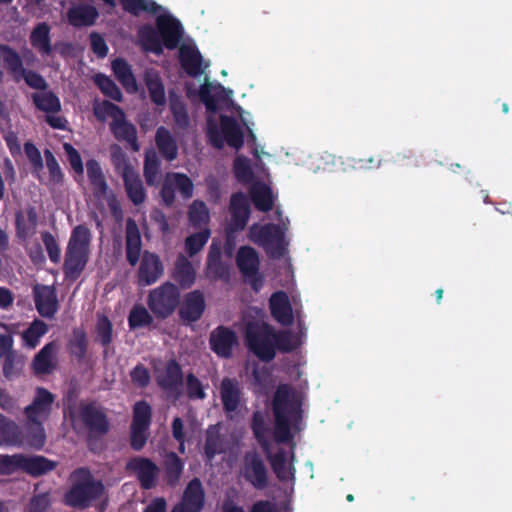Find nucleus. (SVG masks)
Masks as SVG:
<instances>
[{"label": "nucleus", "instance_id": "1", "mask_svg": "<svg viewBox=\"0 0 512 512\" xmlns=\"http://www.w3.org/2000/svg\"><path fill=\"white\" fill-rule=\"evenodd\" d=\"M156 26L157 30L151 26L140 29L139 37L144 49L158 55L163 52V47L176 49L184 32L181 22L171 15H163L157 18Z\"/></svg>", "mask_w": 512, "mask_h": 512}, {"label": "nucleus", "instance_id": "2", "mask_svg": "<svg viewBox=\"0 0 512 512\" xmlns=\"http://www.w3.org/2000/svg\"><path fill=\"white\" fill-rule=\"evenodd\" d=\"M71 486L64 495L67 506L84 510L100 500L106 492L101 480L96 479L86 467H79L71 474Z\"/></svg>", "mask_w": 512, "mask_h": 512}, {"label": "nucleus", "instance_id": "3", "mask_svg": "<svg viewBox=\"0 0 512 512\" xmlns=\"http://www.w3.org/2000/svg\"><path fill=\"white\" fill-rule=\"evenodd\" d=\"M272 409L274 414L273 438L276 443H291L292 448L296 446L294 434L291 432L290 420L292 417H301V409L298 404L292 400L291 389L287 384H281L277 387L273 401Z\"/></svg>", "mask_w": 512, "mask_h": 512}, {"label": "nucleus", "instance_id": "4", "mask_svg": "<svg viewBox=\"0 0 512 512\" xmlns=\"http://www.w3.org/2000/svg\"><path fill=\"white\" fill-rule=\"evenodd\" d=\"M91 231L83 224L72 229L65 251L63 272L70 281L77 280L85 269L90 252Z\"/></svg>", "mask_w": 512, "mask_h": 512}, {"label": "nucleus", "instance_id": "5", "mask_svg": "<svg viewBox=\"0 0 512 512\" xmlns=\"http://www.w3.org/2000/svg\"><path fill=\"white\" fill-rule=\"evenodd\" d=\"M94 114L99 120H104L105 116L111 117L110 130L114 138L120 142H126L133 151H139L137 129L134 124L127 121L122 108L104 100L100 107L94 109Z\"/></svg>", "mask_w": 512, "mask_h": 512}, {"label": "nucleus", "instance_id": "6", "mask_svg": "<svg viewBox=\"0 0 512 512\" xmlns=\"http://www.w3.org/2000/svg\"><path fill=\"white\" fill-rule=\"evenodd\" d=\"M274 327L263 320H250L245 325V341L250 352L263 362L275 358Z\"/></svg>", "mask_w": 512, "mask_h": 512}, {"label": "nucleus", "instance_id": "7", "mask_svg": "<svg viewBox=\"0 0 512 512\" xmlns=\"http://www.w3.org/2000/svg\"><path fill=\"white\" fill-rule=\"evenodd\" d=\"M206 135L208 142L216 149H222L225 142L236 150L241 149L244 145L243 130L232 116L220 115V125L209 117Z\"/></svg>", "mask_w": 512, "mask_h": 512}, {"label": "nucleus", "instance_id": "8", "mask_svg": "<svg viewBox=\"0 0 512 512\" xmlns=\"http://www.w3.org/2000/svg\"><path fill=\"white\" fill-rule=\"evenodd\" d=\"M147 306L155 318L165 320L172 316L181 303L179 288L172 282L166 281L149 291Z\"/></svg>", "mask_w": 512, "mask_h": 512}, {"label": "nucleus", "instance_id": "9", "mask_svg": "<svg viewBox=\"0 0 512 512\" xmlns=\"http://www.w3.org/2000/svg\"><path fill=\"white\" fill-rule=\"evenodd\" d=\"M78 417L87 429V444L90 450L92 441L106 435L110 430V422L105 409L96 402L81 403Z\"/></svg>", "mask_w": 512, "mask_h": 512}, {"label": "nucleus", "instance_id": "10", "mask_svg": "<svg viewBox=\"0 0 512 512\" xmlns=\"http://www.w3.org/2000/svg\"><path fill=\"white\" fill-rule=\"evenodd\" d=\"M249 238L264 247L274 258H280L285 254L284 232L277 224H253L249 229Z\"/></svg>", "mask_w": 512, "mask_h": 512}, {"label": "nucleus", "instance_id": "11", "mask_svg": "<svg viewBox=\"0 0 512 512\" xmlns=\"http://www.w3.org/2000/svg\"><path fill=\"white\" fill-rule=\"evenodd\" d=\"M34 106L45 112L44 120L53 129L67 130L68 120L60 115L61 102L59 97L52 91L34 92Z\"/></svg>", "mask_w": 512, "mask_h": 512}, {"label": "nucleus", "instance_id": "12", "mask_svg": "<svg viewBox=\"0 0 512 512\" xmlns=\"http://www.w3.org/2000/svg\"><path fill=\"white\" fill-rule=\"evenodd\" d=\"M236 265L243 277L250 281L254 290L261 286L259 276L260 259L257 251L251 246H241L236 255Z\"/></svg>", "mask_w": 512, "mask_h": 512}, {"label": "nucleus", "instance_id": "13", "mask_svg": "<svg viewBox=\"0 0 512 512\" xmlns=\"http://www.w3.org/2000/svg\"><path fill=\"white\" fill-rule=\"evenodd\" d=\"M126 469L135 473L142 489L150 490L156 486L160 470L151 459L142 456L132 457L127 462Z\"/></svg>", "mask_w": 512, "mask_h": 512}, {"label": "nucleus", "instance_id": "14", "mask_svg": "<svg viewBox=\"0 0 512 512\" xmlns=\"http://www.w3.org/2000/svg\"><path fill=\"white\" fill-rule=\"evenodd\" d=\"M243 475L254 488L262 490L268 486V470L256 452H247L244 456Z\"/></svg>", "mask_w": 512, "mask_h": 512}, {"label": "nucleus", "instance_id": "15", "mask_svg": "<svg viewBox=\"0 0 512 512\" xmlns=\"http://www.w3.org/2000/svg\"><path fill=\"white\" fill-rule=\"evenodd\" d=\"M157 385L168 394L178 397L183 386V371L175 359L166 362L163 371L156 376Z\"/></svg>", "mask_w": 512, "mask_h": 512}, {"label": "nucleus", "instance_id": "16", "mask_svg": "<svg viewBox=\"0 0 512 512\" xmlns=\"http://www.w3.org/2000/svg\"><path fill=\"white\" fill-rule=\"evenodd\" d=\"M237 344V335L235 331L229 327L220 325L210 333V349L221 358H230Z\"/></svg>", "mask_w": 512, "mask_h": 512}, {"label": "nucleus", "instance_id": "17", "mask_svg": "<svg viewBox=\"0 0 512 512\" xmlns=\"http://www.w3.org/2000/svg\"><path fill=\"white\" fill-rule=\"evenodd\" d=\"M291 448L290 463L287 464V453L284 449L280 448L274 454L270 450L266 453L267 459L271 465L277 479L281 482L295 481L296 469L294 467L295 452L292 444L288 443Z\"/></svg>", "mask_w": 512, "mask_h": 512}, {"label": "nucleus", "instance_id": "18", "mask_svg": "<svg viewBox=\"0 0 512 512\" xmlns=\"http://www.w3.org/2000/svg\"><path fill=\"white\" fill-rule=\"evenodd\" d=\"M205 503V491L199 478H193L186 486L176 507L178 512H201Z\"/></svg>", "mask_w": 512, "mask_h": 512}, {"label": "nucleus", "instance_id": "19", "mask_svg": "<svg viewBox=\"0 0 512 512\" xmlns=\"http://www.w3.org/2000/svg\"><path fill=\"white\" fill-rule=\"evenodd\" d=\"M206 308L205 298L200 290H193L185 294L182 303L179 305L178 314L184 323L198 321Z\"/></svg>", "mask_w": 512, "mask_h": 512}, {"label": "nucleus", "instance_id": "20", "mask_svg": "<svg viewBox=\"0 0 512 512\" xmlns=\"http://www.w3.org/2000/svg\"><path fill=\"white\" fill-rule=\"evenodd\" d=\"M34 302L38 313L52 319L59 309L57 292L53 286L34 285Z\"/></svg>", "mask_w": 512, "mask_h": 512}, {"label": "nucleus", "instance_id": "21", "mask_svg": "<svg viewBox=\"0 0 512 512\" xmlns=\"http://www.w3.org/2000/svg\"><path fill=\"white\" fill-rule=\"evenodd\" d=\"M164 272L160 257L152 252L145 251L138 270V282L143 286L154 284Z\"/></svg>", "mask_w": 512, "mask_h": 512}, {"label": "nucleus", "instance_id": "22", "mask_svg": "<svg viewBox=\"0 0 512 512\" xmlns=\"http://www.w3.org/2000/svg\"><path fill=\"white\" fill-rule=\"evenodd\" d=\"M229 210L231 213V230H243L250 217L249 199L243 192H236L231 195Z\"/></svg>", "mask_w": 512, "mask_h": 512}, {"label": "nucleus", "instance_id": "23", "mask_svg": "<svg viewBox=\"0 0 512 512\" xmlns=\"http://www.w3.org/2000/svg\"><path fill=\"white\" fill-rule=\"evenodd\" d=\"M219 392L224 411L226 413L237 411L243 394L239 381L236 378L224 377L221 380Z\"/></svg>", "mask_w": 512, "mask_h": 512}, {"label": "nucleus", "instance_id": "24", "mask_svg": "<svg viewBox=\"0 0 512 512\" xmlns=\"http://www.w3.org/2000/svg\"><path fill=\"white\" fill-rule=\"evenodd\" d=\"M126 259L131 266H135L140 259L142 240L136 221L132 218L126 220L125 227Z\"/></svg>", "mask_w": 512, "mask_h": 512}, {"label": "nucleus", "instance_id": "25", "mask_svg": "<svg viewBox=\"0 0 512 512\" xmlns=\"http://www.w3.org/2000/svg\"><path fill=\"white\" fill-rule=\"evenodd\" d=\"M179 62L187 75L197 77L204 71L202 67L203 57L195 46L183 44L179 48Z\"/></svg>", "mask_w": 512, "mask_h": 512}, {"label": "nucleus", "instance_id": "26", "mask_svg": "<svg viewBox=\"0 0 512 512\" xmlns=\"http://www.w3.org/2000/svg\"><path fill=\"white\" fill-rule=\"evenodd\" d=\"M271 315L279 323L289 325L293 321L292 306L287 294L283 291L274 292L269 300Z\"/></svg>", "mask_w": 512, "mask_h": 512}, {"label": "nucleus", "instance_id": "27", "mask_svg": "<svg viewBox=\"0 0 512 512\" xmlns=\"http://www.w3.org/2000/svg\"><path fill=\"white\" fill-rule=\"evenodd\" d=\"M172 278L182 289H188L195 283L196 271L183 254H179L175 261Z\"/></svg>", "mask_w": 512, "mask_h": 512}, {"label": "nucleus", "instance_id": "28", "mask_svg": "<svg viewBox=\"0 0 512 512\" xmlns=\"http://www.w3.org/2000/svg\"><path fill=\"white\" fill-rule=\"evenodd\" d=\"M67 45L56 43L54 47L51 45L50 40V27L46 23H39L34 27V48H36L41 55L50 56L53 50H59L64 54Z\"/></svg>", "mask_w": 512, "mask_h": 512}, {"label": "nucleus", "instance_id": "29", "mask_svg": "<svg viewBox=\"0 0 512 512\" xmlns=\"http://www.w3.org/2000/svg\"><path fill=\"white\" fill-rule=\"evenodd\" d=\"M155 144L165 160L172 162L178 157L177 142L171 132L164 126H160L156 130Z\"/></svg>", "mask_w": 512, "mask_h": 512}, {"label": "nucleus", "instance_id": "30", "mask_svg": "<svg viewBox=\"0 0 512 512\" xmlns=\"http://www.w3.org/2000/svg\"><path fill=\"white\" fill-rule=\"evenodd\" d=\"M56 351L57 344L52 341L34 356V374H49L55 369Z\"/></svg>", "mask_w": 512, "mask_h": 512}, {"label": "nucleus", "instance_id": "31", "mask_svg": "<svg viewBox=\"0 0 512 512\" xmlns=\"http://www.w3.org/2000/svg\"><path fill=\"white\" fill-rule=\"evenodd\" d=\"M17 470L32 475V457L20 454L0 455V475H10Z\"/></svg>", "mask_w": 512, "mask_h": 512}, {"label": "nucleus", "instance_id": "32", "mask_svg": "<svg viewBox=\"0 0 512 512\" xmlns=\"http://www.w3.org/2000/svg\"><path fill=\"white\" fill-rule=\"evenodd\" d=\"M87 177L92 186L95 197H104L108 191V184L101 165L95 159L86 162Z\"/></svg>", "mask_w": 512, "mask_h": 512}, {"label": "nucleus", "instance_id": "33", "mask_svg": "<svg viewBox=\"0 0 512 512\" xmlns=\"http://www.w3.org/2000/svg\"><path fill=\"white\" fill-rule=\"evenodd\" d=\"M111 68L115 78L121 83L127 92H136L138 90L137 81L132 72L131 66L125 59H114L111 63Z\"/></svg>", "mask_w": 512, "mask_h": 512}, {"label": "nucleus", "instance_id": "34", "mask_svg": "<svg viewBox=\"0 0 512 512\" xmlns=\"http://www.w3.org/2000/svg\"><path fill=\"white\" fill-rule=\"evenodd\" d=\"M144 82L148 89L151 102L156 106H165V87L158 72L147 70L144 74Z\"/></svg>", "mask_w": 512, "mask_h": 512}, {"label": "nucleus", "instance_id": "35", "mask_svg": "<svg viewBox=\"0 0 512 512\" xmlns=\"http://www.w3.org/2000/svg\"><path fill=\"white\" fill-rule=\"evenodd\" d=\"M24 434L20 426L0 414V446L22 445Z\"/></svg>", "mask_w": 512, "mask_h": 512}, {"label": "nucleus", "instance_id": "36", "mask_svg": "<svg viewBox=\"0 0 512 512\" xmlns=\"http://www.w3.org/2000/svg\"><path fill=\"white\" fill-rule=\"evenodd\" d=\"M68 20L75 27L91 26L95 23L99 14L91 5H80L68 10Z\"/></svg>", "mask_w": 512, "mask_h": 512}, {"label": "nucleus", "instance_id": "37", "mask_svg": "<svg viewBox=\"0 0 512 512\" xmlns=\"http://www.w3.org/2000/svg\"><path fill=\"white\" fill-rule=\"evenodd\" d=\"M122 179L129 200L136 206L144 203L146 192L138 172L135 170Z\"/></svg>", "mask_w": 512, "mask_h": 512}, {"label": "nucleus", "instance_id": "38", "mask_svg": "<svg viewBox=\"0 0 512 512\" xmlns=\"http://www.w3.org/2000/svg\"><path fill=\"white\" fill-rule=\"evenodd\" d=\"M250 197L255 208L261 212H269L273 209L274 199L272 190L264 183H257L250 189Z\"/></svg>", "mask_w": 512, "mask_h": 512}, {"label": "nucleus", "instance_id": "39", "mask_svg": "<svg viewBox=\"0 0 512 512\" xmlns=\"http://www.w3.org/2000/svg\"><path fill=\"white\" fill-rule=\"evenodd\" d=\"M184 461L175 453L169 452L164 459V472L166 483L170 487H175L183 474Z\"/></svg>", "mask_w": 512, "mask_h": 512}, {"label": "nucleus", "instance_id": "40", "mask_svg": "<svg viewBox=\"0 0 512 512\" xmlns=\"http://www.w3.org/2000/svg\"><path fill=\"white\" fill-rule=\"evenodd\" d=\"M88 340L85 330L76 327L72 330V336L67 342V351L77 361L84 360L87 354Z\"/></svg>", "mask_w": 512, "mask_h": 512}, {"label": "nucleus", "instance_id": "41", "mask_svg": "<svg viewBox=\"0 0 512 512\" xmlns=\"http://www.w3.org/2000/svg\"><path fill=\"white\" fill-rule=\"evenodd\" d=\"M141 304H135L128 315V326L130 330L150 327L154 323V315Z\"/></svg>", "mask_w": 512, "mask_h": 512}, {"label": "nucleus", "instance_id": "42", "mask_svg": "<svg viewBox=\"0 0 512 512\" xmlns=\"http://www.w3.org/2000/svg\"><path fill=\"white\" fill-rule=\"evenodd\" d=\"M143 174L148 186H155L160 181V160L154 150L145 153Z\"/></svg>", "mask_w": 512, "mask_h": 512}, {"label": "nucleus", "instance_id": "43", "mask_svg": "<svg viewBox=\"0 0 512 512\" xmlns=\"http://www.w3.org/2000/svg\"><path fill=\"white\" fill-rule=\"evenodd\" d=\"M251 430L256 441L262 447L264 452H268L270 449V442L267 437L268 428L262 412L255 411L253 413L251 420Z\"/></svg>", "mask_w": 512, "mask_h": 512}, {"label": "nucleus", "instance_id": "44", "mask_svg": "<svg viewBox=\"0 0 512 512\" xmlns=\"http://www.w3.org/2000/svg\"><path fill=\"white\" fill-rule=\"evenodd\" d=\"M46 168L48 170V178L44 182L50 189H54L64 182V173L62 172L59 163L53 153L45 150L44 153Z\"/></svg>", "mask_w": 512, "mask_h": 512}, {"label": "nucleus", "instance_id": "45", "mask_svg": "<svg viewBox=\"0 0 512 512\" xmlns=\"http://www.w3.org/2000/svg\"><path fill=\"white\" fill-rule=\"evenodd\" d=\"M110 157L115 172L121 175V177L135 171L134 167L130 164L126 153L118 144L110 146Z\"/></svg>", "mask_w": 512, "mask_h": 512}, {"label": "nucleus", "instance_id": "46", "mask_svg": "<svg viewBox=\"0 0 512 512\" xmlns=\"http://www.w3.org/2000/svg\"><path fill=\"white\" fill-rule=\"evenodd\" d=\"M225 451L223 439L215 427H209L206 432L204 453L208 460Z\"/></svg>", "mask_w": 512, "mask_h": 512}, {"label": "nucleus", "instance_id": "47", "mask_svg": "<svg viewBox=\"0 0 512 512\" xmlns=\"http://www.w3.org/2000/svg\"><path fill=\"white\" fill-rule=\"evenodd\" d=\"M131 425L150 428L152 407L146 400H139L133 406Z\"/></svg>", "mask_w": 512, "mask_h": 512}, {"label": "nucleus", "instance_id": "48", "mask_svg": "<svg viewBox=\"0 0 512 512\" xmlns=\"http://www.w3.org/2000/svg\"><path fill=\"white\" fill-rule=\"evenodd\" d=\"M188 219L195 228H201L209 221V210L207 205L201 200H194L189 206Z\"/></svg>", "mask_w": 512, "mask_h": 512}, {"label": "nucleus", "instance_id": "49", "mask_svg": "<svg viewBox=\"0 0 512 512\" xmlns=\"http://www.w3.org/2000/svg\"><path fill=\"white\" fill-rule=\"evenodd\" d=\"M95 331L97 341L102 347L107 349L113 340V325L106 315L102 314L97 316Z\"/></svg>", "mask_w": 512, "mask_h": 512}, {"label": "nucleus", "instance_id": "50", "mask_svg": "<svg viewBox=\"0 0 512 512\" xmlns=\"http://www.w3.org/2000/svg\"><path fill=\"white\" fill-rule=\"evenodd\" d=\"M94 80L95 84L106 97L111 98L112 100L117 102L122 101V92L110 77L104 74H97Z\"/></svg>", "mask_w": 512, "mask_h": 512}, {"label": "nucleus", "instance_id": "51", "mask_svg": "<svg viewBox=\"0 0 512 512\" xmlns=\"http://www.w3.org/2000/svg\"><path fill=\"white\" fill-rule=\"evenodd\" d=\"M53 402L54 395L45 388L38 387L34 396V417L37 419L41 414L47 415L51 410Z\"/></svg>", "mask_w": 512, "mask_h": 512}, {"label": "nucleus", "instance_id": "52", "mask_svg": "<svg viewBox=\"0 0 512 512\" xmlns=\"http://www.w3.org/2000/svg\"><path fill=\"white\" fill-rule=\"evenodd\" d=\"M234 176L238 182L243 184L251 183L254 179V173L250 160L245 156H238L233 163Z\"/></svg>", "mask_w": 512, "mask_h": 512}, {"label": "nucleus", "instance_id": "53", "mask_svg": "<svg viewBox=\"0 0 512 512\" xmlns=\"http://www.w3.org/2000/svg\"><path fill=\"white\" fill-rule=\"evenodd\" d=\"M210 237V230L205 229L200 232L189 235L185 239V251L190 256L193 257L198 252H200Z\"/></svg>", "mask_w": 512, "mask_h": 512}, {"label": "nucleus", "instance_id": "54", "mask_svg": "<svg viewBox=\"0 0 512 512\" xmlns=\"http://www.w3.org/2000/svg\"><path fill=\"white\" fill-rule=\"evenodd\" d=\"M15 225L17 238L21 241H26L32 228V208H27L25 212H17Z\"/></svg>", "mask_w": 512, "mask_h": 512}, {"label": "nucleus", "instance_id": "55", "mask_svg": "<svg viewBox=\"0 0 512 512\" xmlns=\"http://www.w3.org/2000/svg\"><path fill=\"white\" fill-rule=\"evenodd\" d=\"M120 3L132 15H138L142 11L155 13L158 9L157 3L151 0H120Z\"/></svg>", "mask_w": 512, "mask_h": 512}, {"label": "nucleus", "instance_id": "56", "mask_svg": "<svg viewBox=\"0 0 512 512\" xmlns=\"http://www.w3.org/2000/svg\"><path fill=\"white\" fill-rule=\"evenodd\" d=\"M252 383L257 388V390L261 393L265 392L270 386L272 380L271 371L263 366V367H254L251 372Z\"/></svg>", "mask_w": 512, "mask_h": 512}, {"label": "nucleus", "instance_id": "57", "mask_svg": "<svg viewBox=\"0 0 512 512\" xmlns=\"http://www.w3.org/2000/svg\"><path fill=\"white\" fill-rule=\"evenodd\" d=\"M4 358L3 374L8 380H11L19 375L23 368V360L16 353H8Z\"/></svg>", "mask_w": 512, "mask_h": 512}, {"label": "nucleus", "instance_id": "58", "mask_svg": "<svg viewBox=\"0 0 512 512\" xmlns=\"http://www.w3.org/2000/svg\"><path fill=\"white\" fill-rule=\"evenodd\" d=\"M41 239L50 261L58 264L61 260V249L56 238L50 232L45 231L41 234Z\"/></svg>", "mask_w": 512, "mask_h": 512}, {"label": "nucleus", "instance_id": "59", "mask_svg": "<svg viewBox=\"0 0 512 512\" xmlns=\"http://www.w3.org/2000/svg\"><path fill=\"white\" fill-rule=\"evenodd\" d=\"M149 429L130 425V446L134 451H141L149 438Z\"/></svg>", "mask_w": 512, "mask_h": 512}, {"label": "nucleus", "instance_id": "60", "mask_svg": "<svg viewBox=\"0 0 512 512\" xmlns=\"http://www.w3.org/2000/svg\"><path fill=\"white\" fill-rule=\"evenodd\" d=\"M273 346L275 353L276 350H279L283 353H289L296 348V345L293 343V336L288 331L277 332L274 330Z\"/></svg>", "mask_w": 512, "mask_h": 512}, {"label": "nucleus", "instance_id": "61", "mask_svg": "<svg viewBox=\"0 0 512 512\" xmlns=\"http://www.w3.org/2000/svg\"><path fill=\"white\" fill-rule=\"evenodd\" d=\"M175 189L179 191L184 199L191 198L193 195L194 185L192 180L184 173H173L171 175Z\"/></svg>", "mask_w": 512, "mask_h": 512}, {"label": "nucleus", "instance_id": "62", "mask_svg": "<svg viewBox=\"0 0 512 512\" xmlns=\"http://www.w3.org/2000/svg\"><path fill=\"white\" fill-rule=\"evenodd\" d=\"M186 394L187 397L191 400H203L206 398L204 386L193 373H189L186 376Z\"/></svg>", "mask_w": 512, "mask_h": 512}, {"label": "nucleus", "instance_id": "63", "mask_svg": "<svg viewBox=\"0 0 512 512\" xmlns=\"http://www.w3.org/2000/svg\"><path fill=\"white\" fill-rule=\"evenodd\" d=\"M170 110L176 126L186 129L189 126L190 119L185 104L179 100L172 101Z\"/></svg>", "mask_w": 512, "mask_h": 512}, {"label": "nucleus", "instance_id": "64", "mask_svg": "<svg viewBox=\"0 0 512 512\" xmlns=\"http://www.w3.org/2000/svg\"><path fill=\"white\" fill-rule=\"evenodd\" d=\"M206 274L211 280L228 281L230 278V267L223 261L206 264Z\"/></svg>", "mask_w": 512, "mask_h": 512}]
</instances>
